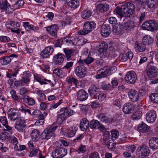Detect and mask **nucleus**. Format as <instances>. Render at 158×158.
Instances as JSON below:
<instances>
[{
  "instance_id": "obj_1",
  "label": "nucleus",
  "mask_w": 158,
  "mask_h": 158,
  "mask_svg": "<svg viewBox=\"0 0 158 158\" xmlns=\"http://www.w3.org/2000/svg\"><path fill=\"white\" fill-rule=\"evenodd\" d=\"M135 7L132 3L128 2L122 5L121 7H117L115 9L117 14L121 16V20H125L126 17H130L134 13Z\"/></svg>"
},
{
  "instance_id": "obj_2",
  "label": "nucleus",
  "mask_w": 158,
  "mask_h": 158,
  "mask_svg": "<svg viewBox=\"0 0 158 158\" xmlns=\"http://www.w3.org/2000/svg\"><path fill=\"white\" fill-rule=\"evenodd\" d=\"M81 57L80 59L78 61L77 64L79 65L77 66L75 69V74L79 77L81 78L83 77L85 75L86 73V69L84 66V62L83 60H82Z\"/></svg>"
},
{
  "instance_id": "obj_3",
  "label": "nucleus",
  "mask_w": 158,
  "mask_h": 158,
  "mask_svg": "<svg viewBox=\"0 0 158 158\" xmlns=\"http://www.w3.org/2000/svg\"><path fill=\"white\" fill-rule=\"evenodd\" d=\"M57 126H50L45 129L41 134L40 138L42 139L48 140L53 135L57 127Z\"/></svg>"
},
{
  "instance_id": "obj_4",
  "label": "nucleus",
  "mask_w": 158,
  "mask_h": 158,
  "mask_svg": "<svg viewBox=\"0 0 158 158\" xmlns=\"http://www.w3.org/2000/svg\"><path fill=\"white\" fill-rule=\"evenodd\" d=\"M96 24L93 21H87L85 23L83 29L81 30L79 33L81 35H85L91 31L96 27Z\"/></svg>"
},
{
  "instance_id": "obj_5",
  "label": "nucleus",
  "mask_w": 158,
  "mask_h": 158,
  "mask_svg": "<svg viewBox=\"0 0 158 158\" xmlns=\"http://www.w3.org/2000/svg\"><path fill=\"white\" fill-rule=\"evenodd\" d=\"M142 27L143 29L151 31H153L158 28L157 22L154 20H149L144 22Z\"/></svg>"
},
{
  "instance_id": "obj_6",
  "label": "nucleus",
  "mask_w": 158,
  "mask_h": 158,
  "mask_svg": "<svg viewBox=\"0 0 158 158\" xmlns=\"http://www.w3.org/2000/svg\"><path fill=\"white\" fill-rule=\"evenodd\" d=\"M66 149L61 147L55 148L53 151L52 156L53 158H62L67 154Z\"/></svg>"
},
{
  "instance_id": "obj_7",
  "label": "nucleus",
  "mask_w": 158,
  "mask_h": 158,
  "mask_svg": "<svg viewBox=\"0 0 158 158\" xmlns=\"http://www.w3.org/2000/svg\"><path fill=\"white\" fill-rule=\"evenodd\" d=\"M137 155L139 158H144L149 155L150 151L148 148L145 145L139 147L137 150Z\"/></svg>"
},
{
  "instance_id": "obj_8",
  "label": "nucleus",
  "mask_w": 158,
  "mask_h": 158,
  "mask_svg": "<svg viewBox=\"0 0 158 158\" xmlns=\"http://www.w3.org/2000/svg\"><path fill=\"white\" fill-rule=\"evenodd\" d=\"M15 128L19 132L24 131L26 128V122L22 117H20L16 121L15 124Z\"/></svg>"
},
{
  "instance_id": "obj_9",
  "label": "nucleus",
  "mask_w": 158,
  "mask_h": 158,
  "mask_svg": "<svg viewBox=\"0 0 158 158\" xmlns=\"http://www.w3.org/2000/svg\"><path fill=\"white\" fill-rule=\"evenodd\" d=\"M139 93L134 89H131L128 92L129 98L133 102H138L139 100Z\"/></svg>"
},
{
  "instance_id": "obj_10",
  "label": "nucleus",
  "mask_w": 158,
  "mask_h": 158,
  "mask_svg": "<svg viewBox=\"0 0 158 158\" xmlns=\"http://www.w3.org/2000/svg\"><path fill=\"white\" fill-rule=\"evenodd\" d=\"M18 111L14 108H10L7 112L8 118L12 121H15L19 118Z\"/></svg>"
},
{
  "instance_id": "obj_11",
  "label": "nucleus",
  "mask_w": 158,
  "mask_h": 158,
  "mask_svg": "<svg viewBox=\"0 0 158 158\" xmlns=\"http://www.w3.org/2000/svg\"><path fill=\"white\" fill-rule=\"evenodd\" d=\"M108 69V66H106L98 70L96 75L97 79H100L108 76L110 75V72Z\"/></svg>"
},
{
  "instance_id": "obj_12",
  "label": "nucleus",
  "mask_w": 158,
  "mask_h": 158,
  "mask_svg": "<svg viewBox=\"0 0 158 158\" xmlns=\"http://www.w3.org/2000/svg\"><path fill=\"white\" fill-rule=\"evenodd\" d=\"M137 79V76L133 71L128 72L125 77V79L126 82L129 84H133L135 83Z\"/></svg>"
},
{
  "instance_id": "obj_13",
  "label": "nucleus",
  "mask_w": 158,
  "mask_h": 158,
  "mask_svg": "<svg viewBox=\"0 0 158 158\" xmlns=\"http://www.w3.org/2000/svg\"><path fill=\"white\" fill-rule=\"evenodd\" d=\"M88 92L92 98L96 99L99 93L100 92V89L95 85L92 84L89 87Z\"/></svg>"
},
{
  "instance_id": "obj_14",
  "label": "nucleus",
  "mask_w": 158,
  "mask_h": 158,
  "mask_svg": "<svg viewBox=\"0 0 158 158\" xmlns=\"http://www.w3.org/2000/svg\"><path fill=\"white\" fill-rule=\"evenodd\" d=\"M53 51V48L52 46L46 47L40 53V57L42 59L48 58L52 55Z\"/></svg>"
},
{
  "instance_id": "obj_15",
  "label": "nucleus",
  "mask_w": 158,
  "mask_h": 158,
  "mask_svg": "<svg viewBox=\"0 0 158 158\" xmlns=\"http://www.w3.org/2000/svg\"><path fill=\"white\" fill-rule=\"evenodd\" d=\"M156 118V112L153 110L149 111L146 115V119L148 123H154Z\"/></svg>"
},
{
  "instance_id": "obj_16",
  "label": "nucleus",
  "mask_w": 158,
  "mask_h": 158,
  "mask_svg": "<svg viewBox=\"0 0 158 158\" xmlns=\"http://www.w3.org/2000/svg\"><path fill=\"white\" fill-rule=\"evenodd\" d=\"M76 95L77 100L81 101L85 100L88 97V94L83 89L79 90L77 92Z\"/></svg>"
},
{
  "instance_id": "obj_17",
  "label": "nucleus",
  "mask_w": 158,
  "mask_h": 158,
  "mask_svg": "<svg viewBox=\"0 0 158 158\" xmlns=\"http://www.w3.org/2000/svg\"><path fill=\"white\" fill-rule=\"evenodd\" d=\"M158 69L153 66H151L147 70V76L149 78L156 77L158 73Z\"/></svg>"
},
{
  "instance_id": "obj_18",
  "label": "nucleus",
  "mask_w": 158,
  "mask_h": 158,
  "mask_svg": "<svg viewBox=\"0 0 158 158\" xmlns=\"http://www.w3.org/2000/svg\"><path fill=\"white\" fill-rule=\"evenodd\" d=\"M104 143L106 145L108 148L111 151H114L116 148V143L112 139L109 138H105Z\"/></svg>"
},
{
  "instance_id": "obj_19",
  "label": "nucleus",
  "mask_w": 158,
  "mask_h": 158,
  "mask_svg": "<svg viewBox=\"0 0 158 158\" xmlns=\"http://www.w3.org/2000/svg\"><path fill=\"white\" fill-rule=\"evenodd\" d=\"M64 57V55L61 53H58L53 56V60L55 64L56 65H60L63 63Z\"/></svg>"
},
{
  "instance_id": "obj_20",
  "label": "nucleus",
  "mask_w": 158,
  "mask_h": 158,
  "mask_svg": "<svg viewBox=\"0 0 158 158\" xmlns=\"http://www.w3.org/2000/svg\"><path fill=\"white\" fill-rule=\"evenodd\" d=\"M111 32V28L110 26L107 25H104L102 26L101 33L102 36L105 37L108 36Z\"/></svg>"
},
{
  "instance_id": "obj_21",
  "label": "nucleus",
  "mask_w": 158,
  "mask_h": 158,
  "mask_svg": "<svg viewBox=\"0 0 158 158\" xmlns=\"http://www.w3.org/2000/svg\"><path fill=\"white\" fill-rule=\"evenodd\" d=\"M150 148L153 150L158 149V138L153 137L149 141Z\"/></svg>"
},
{
  "instance_id": "obj_22",
  "label": "nucleus",
  "mask_w": 158,
  "mask_h": 158,
  "mask_svg": "<svg viewBox=\"0 0 158 158\" xmlns=\"http://www.w3.org/2000/svg\"><path fill=\"white\" fill-rule=\"evenodd\" d=\"M134 48L137 52H142L145 50L146 45L142 42L136 41Z\"/></svg>"
},
{
  "instance_id": "obj_23",
  "label": "nucleus",
  "mask_w": 158,
  "mask_h": 158,
  "mask_svg": "<svg viewBox=\"0 0 158 158\" xmlns=\"http://www.w3.org/2000/svg\"><path fill=\"white\" fill-rule=\"evenodd\" d=\"M45 28L47 31L52 36H55L56 35L58 29V27L56 25L54 24L46 27Z\"/></svg>"
},
{
  "instance_id": "obj_24",
  "label": "nucleus",
  "mask_w": 158,
  "mask_h": 158,
  "mask_svg": "<svg viewBox=\"0 0 158 158\" xmlns=\"http://www.w3.org/2000/svg\"><path fill=\"white\" fill-rule=\"evenodd\" d=\"M89 123L88 120L85 118H84L80 121V128L82 131H85L89 128Z\"/></svg>"
},
{
  "instance_id": "obj_25",
  "label": "nucleus",
  "mask_w": 158,
  "mask_h": 158,
  "mask_svg": "<svg viewBox=\"0 0 158 158\" xmlns=\"http://www.w3.org/2000/svg\"><path fill=\"white\" fill-rule=\"evenodd\" d=\"M123 110L125 114H130L133 110L132 105L129 102L126 103L123 106Z\"/></svg>"
},
{
  "instance_id": "obj_26",
  "label": "nucleus",
  "mask_w": 158,
  "mask_h": 158,
  "mask_svg": "<svg viewBox=\"0 0 158 158\" xmlns=\"http://www.w3.org/2000/svg\"><path fill=\"white\" fill-rule=\"evenodd\" d=\"M149 128V126L143 122L139 124L137 127V130L140 133H146L148 131Z\"/></svg>"
},
{
  "instance_id": "obj_27",
  "label": "nucleus",
  "mask_w": 158,
  "mask_h": 158,
  "mask_svg": "<svg viewBox=\"0 0 158 158\" xmlns=\"http://www.w3.org/2000/svg\"><path fill=\"white\" fill-rule=\"evenodd\" d=\"M98 118L102 122L105 123H110L113 120V118L108 117L103 114H100L98 117Z\"/></svg>"
},
{
  "instance_id": "obj_28",
  "label": "nucleus",
  "mask_w": 158,
  "mask_h": 158,
  "mask_svg": "<svg viewBox=\"0 0 158 158\" xmlns=\"http://www.w3.org/2000/svg\"><path fill=\"white\" fill-rule=\"evenodd\" d=\"M40 133L37 130H32L31 133V137L32 140L34 142H37L40 139Z\"/></svg>"
},
{
  "instance_id": "obj_29",
  "label": "nucleus",
  "mask_w": 158,
  "mask_h": 158,
  "mask_svg": "<svg viewBox=\"0 0 158 158\" xmlns=\"http://www.w3.org/2000/svg\"><path fill=\"white\" fill-rule=\"evenodd\" d=\"M97 10L101 12H104L107 11L109 9V5L106 3H100L96 6Z\"/></svg>"
},
{
  "instance_id": "obj_30",
  "label": "nucleus",
  "mask_w": 158,
  "mask_h": 158,
  "mask_svg": "<svg viewBox=\"0 0 158 158\" xmlns=\"http://www.w3.org/2000/svg\"><path fill=\"white\" fill-rule=\"evenodd\" d=\"M123 25L125 30H130L135 27L134 23L133 21H128L124 22Z\"/></svg>"
},
{
  "instance_id": "obj_31",
  "label": "nucleus",
  "mask_w": 158,
  "mask_h": 158,
  "mask_svg": "<svg viewBox=\"0 0 158 158\" xmlns=\"http://www.w3.org/2000/svg\"><path fill=\"white\" fill-rule=\"evenodd\" d=\"M11 60L12 59L8 56L0 58V65H6L11 62Z\"/></svg>"
},
{
  "instance_id": "obj_32",
  "label": "nucleus",
  "mask_w": 158,
  "mask_h": 158,
  "mask_svg": "<svg viewBox=\"0 0 158 158\" xmlns=\"http://www.w3.org/2000/svg\"><path fill=\"white\" fill-rule=\"evenodd\" d=\"M153 40L149 35L144 36L142 39V42L145 45L152 44Z\"/></svg>"
},
{
  "instance_id": "obj_33",
  "label": "nucleus",
  "mask_w": 158,
  "mask_h": 158,
  "mask_svg": "<svg viewBox=\"0 0 158 158\" xmlns=\"http://www.w3.org/2000/svg\"><path fill=\"white\" fill-rule=\"evenodd\" d=\"M92 14V11L90 10H84L82 12L81 16L83 19H86L90 17Z\"/></svg>"
},
{
  "instance_id": "obj_34",
  "label": "nucleus",
  "mask_w": 158,
  "mask_h": 158,
  "mask_svg": "<svg viewBox=\"0 0 158 158\" xmlns=\"http://www.w3.org/2000/svg\"><path fill=\"white\" fill-rule=\"evenodd\" d=\"M63 50L67 60H69L71 56L74 55V51L73 50L65 48H64Z\"/></svg>"
},
{
  "instance_id": "obj_35",
  "label": "nucleus",
  "mask_w": 158,
  "mask_h": 158,
  "mask_svg": "<svg viewBox=\"0 0 158 158\" xmlns=\"http://www.w3.org/2000/svg\"><path fill=\"white\" fill-rule=\"evenodd\" d=\"M108 48V45L106 42H103L99 45L98 51L100 53L105 52Z\"/></svg>"
},
{
  "instance_id": "obj_36",
  "label": "nucleus",
  "mask_w": 158,
  "mask_h": 158,
  "mask_svg": "<svg viewBox=\"0 0 158 158\" xmlns=\"http://www.w3.org/2000/svg\"><path fill=\"white\" fill-rule=\"evenodd\" d=\"M24 3V2L23 0H19L11 6V9L13 10H14L16 9H19L23 6Z\"/></svg>"
},
{
  "instance_id": "obj_37",
  "label": "nucleus",
  "mask_w": 158,
  "mask_h": 158,
  "mask_svg": "<svg viewBox=\"0 0 158 158\" xmlns=\"http://www.w3.org/2000/svg\"><path fill=\"white\" fill-rule=\"evenodd\" d=\"M135 4L136 5L137 10H139V7L142 6H144L147 4L146 0H135Z\"/></svg>"
},
{
  "instance_id": "obj_38",
  "label": "nucleus",
  "mask_w": 158,
  "mask_h": 158,
  "mask_svg": "<svg viewBox=\"0 0 158 158\" xmlns=\"http://www.w3.org/2000/svg\"><path fill=\"white\" fill-rule=\"evenodd\" d=\"M100 127V123L97 120H93L89 123V127L92 129H94L96 128H99Z\"/></svg>"
},
{
  "instance_id": "obj_39",
  "label": "nucleus",
  "mask_w": 158,
  "mask_h": 158,
  "mask_svg": "<svg viewBox=\"0 0 158 158\" xmlns=\"http://www.w3.org/2000/svg\"><path fill=\"white\" fill-rule=\"evenodd\" d=\"M23 99L24 102L27 103L29 105H32L35 104L34 100L31 98H29L28 96H23Z\"/></svg>"
},
{
  "instance_id": "obj_40",
  "label": "nucleus",
  "mask_w": 158,
  "mask_h": 158,
  "mask_svg": "<svg viewBox=\"0 0 158 158\" xmlns=\"http://www.w3.org/2000/svg\"><path fill=\"white\" fill-rule=\"evenodd\" d=\"M158 2V0H147L146 5L148 8H152Z\"/></svg>"
},
{
  "instance_id": "obj_41",
  "label": "nucleus",
  "mask_w": 158,
  "mask_h": 158,
  "mask_svg": "<svg viewBox=\"0 0 158 158\" xmlns=\"http://www.w3.org/2000/svg\"><path fill=\"white\" fill-rule=\"evenodd\" d=\"M10 6L9 4L6 0H2L0 3V8L5 10H7L8 8Z\"/></svg>"
},
{
  "instance_id": "obj_42",
  "label": "nucleus",
  "mask_w": 158,
  "mask_h": 158,
  "mask_svg": "<svg viewBox=\"0 0 158 158\" xmlns=\"http://www.w3.org/2000/svg\"><path fill=\"white\" fill-rule=\"evenodd\" d=\"M70 40L72 42V43L74 44H78L83 45V44H81V43L83 42L84 41V39L83 38L78 39L77 37L75 38L73 37H70Z\"/></svg>"
},
{
  "instance_id": "obj_43",
  "label": "nucleus",
  "mask_w": 158,
  "mask_h": 158,
  "mask_svg": "<svg viewBox=\"0 0 158 158\" xmlns=\"http://www.w3.org/2000/svg\"><path fill=\"white\" fill-rule=\"evenodd\" d=\"M150 98L152 102L158 103V94H152L150 96Z\"/></svg>"
},
{
  "instance_id": "obj_44",
  "label": "nucleus",
  "mask_w": 158,
  "mask_h": 158,
  "mask_svg": "<svg viewBox=\"0 0 158 158\" xmlns=\"http://www.w3.org/2000/svg\"><path fill=\"white\" fill-rule=\"evenodd\" d=\"M142 116V113L140 111H135L132 115L133 119L137 120L139 119Z\"/></svg>"
},
{
  "instance_id": "obj_45",
  "label": "nucleus",
  "mask_w": 158,
  "mask_h": 158,
  "mask_svg": "<svg viewBox=\"0 0 158 158\" xmlns=\"http://www.w3.org/2000/svg\"><path fill=\"white\" fill-rule=\"evenodd\" d=\"M23 25L26 30L27 31H29L31 30H34L33 25H30L29 23L27 22H24L23 23Z\"/></svg>"
},
{
  "instance_id": "obj_46",
  "label": "nucleus",
  "mask_w": 158,
  "mask_h": 158,
  "mask_svg": "<svg viewBox=\"0 0 158 158\" xmlns=\"http://www.w3.org/2000/svg\"><path fill=\"white\" fill-rule=\"evenodd\" d=\"M76 132L75 129L71 127L67 130V134L69 137H73L75 135Z\"/></svg>"
},
{
  "instance_id": "obj_47",
  "label": "nucleus",
  "mask_w": 158,
  "mask_h": 158,
  "mask_svg": "<svg viewBox=\"0 0 158 158\" xmlns=\"http://www.w3.org/2000/svg\"><path fill=\"white\" fill-rule=\"evenodd\" d=\"M19 110L25 114H28L30 115L31 114V112H32L33 110L30 108H25L21 107L19 109Z\"/></svg>"
},
{
  "instance_id": "obj_48",
  "label": "nucleus",
  "mask_w": 158,
  "mask_h": 158,
  "mask_svg": "<svg viewBox=\"0 0 158 158\" xmlns=\"http://www.w3.org/2000/svg\"><path fill=\"white\" fill-rule=\"evenodd\" d=\"M10 94L12 98L15 100L17 101L20 102H22V99L20 98L17 96L16 92L14 90H11L10 91Z\"/></svg>"
},
{
  "instance_id": "obj_49",
  "label": "nucleus",
  "mask_w": 158,
  "mask_h": 158,
  "mask_svg": "<svg viewBox=\"0 0 158 158\" xmlns=\"http://www.w3.org/2000/svg\"><path fill=\"white\" fill-rule=\"evenodd\" d=\"M110 132L112 137V139L113 140L116 139H117L118 136L119 135L118 132L115 130H112Z\"/></svg>"
},
{
  "instance_id": "obj_50",
  "label": "nucleus",
  "mask_w": 158,
  "mask_h": 158,
  "mask_svg": "<svg viewBox=\"0 0 158 158\" xmlns=\"http://www.w3.org/2000/svg\"><path fill=\"white\" fill-rule=\"evenodd\" d=\"M36 80L37 81L39 82L41 85L47 84L48 83V82L51 83V81L50 80H47L46 79H41L38 76L37 77Z\"/></svg>"
},
{
  "instance_id": "obj_51",
  "label": "nucleus",
  "mask_w": 158,
  "mask_h": 158,
  "mask_svg": "<svg viewBox=\"0 0 158 158\" xmlns=\"http://www.w3.org/2000/svg\"><path fill=\"white\" fill-rule=\"evenodd\" d=\"M94 60V58L91 56H88L84 60H83L84 64L85 63L87 64H90L92 63Z\"/></svg>"
},
{
  "instance_id": "obj_52",
  "label": "nucleus",
  "mask_w": 158,
  "mask_h": 158,
  "mask_svg": "<svg viewBox=\"0 0 158 158\" xmlns=\"http://www.w3.org/2000/svg\"><path fill=\"white\" fill-rule=\"evenodd\" d=\"M6 125H4L6 129L3 130L4 133H6L7 134H11L12 130V127L8 125V123Z\"/></svg>"
},
{
  "instance_id": "obj_53",
  "label": "nucleus",
  "mask_w": 158,
  "mask_h": 158,
  "mask_svg": "<svg viewBox=\"0 0 158 158\" xmlns=\"http://www.w3.org/2000/svg\"><path fill=\"white\" fill-rule=\"evenodd\" d=\"M146 18L145 12H139L138 15V18L139 19V23H141L143 21L145 20Z\"/></svg>"
},
{
  "instance_id": "obj_54",
  "label": "nucleus",
  "mask_w": 158,
  "mask_h": 158,
  "mask_svg": "<svg viewBox=\"0 0 158 158\" xmlns=\"http://www.w3.org/2000/svg\"><path fill=\"white\" fill-rule=\"evenodd\" d=\"M60 111L62 113L60 114L62 115L63 117L65 118L68 115V109L67 108H62L60 110Z\"/></svg>"
},
{
  "instance_id": "obj_55",
  "label": "nucleus",
  "mask_w": 158,
  "mask_h": 158,
  "mask_svg": "<svg viewBox=\"0 0 158 158\" xmlns=\"http://www.w3.org/2000/svg\"><path fill=\"white\" fill-rule=\"evenodd\" d=\"M62 115L60 114L57 115L56 121L57 123L59 124H61L65 119V118L62 116Z\"/></svg>"
},
{
  "instance_id": "obj_56",
  "label": "nucleus",
  "mask_w": 158,
  "mask_h": 158,
  "mask_svg": "<svg viewBox=\"0 0 158 158\" xmlns=\"http://www.w3.org/2000/svg\"><path fill=\"white\" fill-rule=\"evenodd\" d=\"M86 151V147L85 145H81L78 148L77 152L79 154L81 153H84Z\"/></svg>"
},
{
  "instance_id": "obj_57",
  "label": "nucleus",
  "mask_w": 158,
  "mask_h": 158,
  "mask_svg": "<svg viewBox=\"0 0 158 158\" xmlns=\"http://www.w3.org/2000/svg\"><path fill=\"white\" fill-rule=\"evenodd\" d=\"M136 149V146L134 145H128L126 147V150L129 152H133Z\"/></svg>"
},
{
  "instance_id": "obj_58",
  "label": "nucleus",
  "mask_w": 158,
  "mask_h": 158,
  "mask_svg": "<svg viewBox=\"0 0 158 158\" xmlns=\"http://www.w3.org/2000/svg\"><path fill=\"white\" fill-rule=\"evenodd\" d=\"M68 82L70 84L73 83L75 85L76 87H77V84L78 83L77 80L73 77L69 78L68 80Z\"/></svg>"
},
{
  "instance_id": "obj_59",
  "label": "nucleus",
  "mask_w": 158,
  "mask_h": 158,
  "mask_svg": "<svg viewBox=\"0 0 158 158\" xmlns=\"http://www.w3.org/2000/svg\"><path fill=\"white\" fill-rule=\"evenodd\" d=\"M106 95L103 93H99L98 95V99L101 101H102L105 100L106 98Z\"/></svg>"
},
{
  "instance_id": "obj_60",
  "label": "nucleus",
  "mask_w": 158,
  "mask_h": 158,
  "mask_svg": "<svg viewBox=\"0 0 158 158\" xmlns=\"http://www.w3.org/2000/svg\"><path fill=\"white\" fill-rule=\"evenodd\" d=\"M49 106V104L45 102H42L40 104V108L43 110L46 109Z\"/></svg>"
},
{
  "instance_id": "obj_61",
  "label": "nucleus",
  "mask_w": 158,
  "mask_h": 158,
  "mask_svg": "<svg viewBox=\"0 0 158 158\" xmlns=\"http://www.w3.org/2000/svg\"><path fill=\"white\" fill-rule=\"evenodd\" d=\"M0 122L3 126L6 125V124L8 123L5 116H3L0 117Z\"/></svg>"
},
{
  "instance_id": "obj_62",
  "label": "nucleus",
  "mask_w": 158,
  "mask_h": 158,
  "mask_svg": "<svg viewBox=\"0 0 158 158\" xmlns=\"http://www.w3.org/2000/svg\"><path fill=\"white\" fill-rule=\"evenodd\" d=\"M112 87L110 84H103L102 85V89L104 90L110 89Z\"/></svg>"
},
{
  "instance_id": "obj_63",
  "label": "nucleus",
  "mask_w": 158,
  "mask_h": 158,
  "mask_svg": "<svg viewBox=\"0 0 158 158\" xmlns=\"http://www.w3.org/2000/svg\"><path fill=\"white\" fill-rule=\"evenodd\" d=\"M38 94L39 97V99L41 101H44L46 99V96L41 91L38 92Z\"/></svg>"
},
{
  "instance_id": "obj_64",
  "label": "nucleus",
  "mask_w": 158,
  "mask_h": 158,
  "mask_svg": "<svg viewBox=\"0 0 158 158\" xmlns=\"http://www.w3.org/2000/svg\"><path fill=\"white\" fill-rule=\"evenodd\" d=\"M89 158H99V154L97 152H93L90 153Z\"/></svg>"
}]
</instances>
